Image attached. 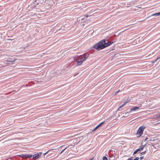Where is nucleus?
<instances>
[{
  "label": "nucleus",
  "mask_w": 160,
  "mask_h": 160,
  "mask_svg": "<svg viewBox=\"0 0 160 160\" xmlns=\"http://www.w3.org/2000/svg\"><path fill=\"white\" fill-rule=\"evenodd\" d=\"M107 41V42H106V41L105 39L101 41L94 45V48L98 50H100L109 46L113 43V42H109L108 40Z\"/></svg>",
  "instance_id": "nucleus-1"
},
{
  "label": "nucleus",
  "mask_w": 160,
  "mask_h": 160,
  "mask_svg": "<svg viewBox=\"0 0 160 160\" xmlns=\"http://www.w3.org/2000/svg\"><path fill=\"white\" fill-rule=\"evenodd\" d=\"M89 56V54L84 55L82 57L80 56L78 57L76 59L77 64L78 66L81 65L83 62Z\"/></svg>",
  "instance_id": "nucleus-2"
},
{
  "label": "nucleus",
  "mask_w": 160,
  "mask_h": 160,
  "mask_svg": "<svg viewBox=\"0 0 160 160\" xmlns=\"http://www.w3.org/2000/svg\"><path fill=\"white\" fill-rule=\"evenodd\" d=\"M145 128V127L143 126H141L139 127L138 129L137 133L138 137L139 138L142 136L143 134V130Z\"/></svg>",
  "instance_id": "nucleus-3"
},
{
  "label": "nucleus",
  "mask_w": 160,
  "mask_h": 160,
  "mask_svg": "<svg viewBox=\"0 0 160 160\" xmlns=\"http://www.w3.org/2000/svg\"><path fill=\"white\" fill-rule=\"evenodd\" d=\"M42 154V152H39V153H37L36 154H34L33 156V158L35 159H37L39 158L41 155Z\"/></svg>",
  "instance_id": "nucleus-4"
},
{
  "label": "nucleus",
  "mask_w": 160,
  "mask_h": 160,
  "mask_svg": "<svg viewBox=\"0 0 160 160\" xmlns=\"http://www.w3.org/2000/svg\"><path fill=\"white\" fill-rule=\"evenodd\" d=\"M139 108V107H134L132 108H131L130 109V112H131L132 111H135L136 110H137Z\"/></svg>",
  "instance_id": "nucleus-5"
},
{
  "label": "nucleus",
  "mask_w": 160,
  "mask_h": 160,
  "mask_svg": "<svg viewBox=\"0 0 160 160\" xmlns=\"http://www.w3.org/2000/svg\"><path fill=\"white\" fill-rule=\"evenodd\" d=\"M145 146H146L145 145H142V146L140 147V148H138V150L139 151H140V152L144 148H145Z\"/></svg>",
  "instance_id": "nucleus-6"
},
{
  "label": "nucleus",
  "mask_w": 160,
  "mask_h": 160,
  "mask_svg": "<svg viewBox=\"0 0 160 160\" xmlns=\"http://www.w3.org/2000/svg\"><path fill=\"white\" fill-rule=\"evenodd\" d=\"M105 122L104 121L99 123L96 127V129H97L98 128L101 126L103 124L105 123Z\"/></svg>",
  "instance_id": "nucleus-7"
},
{
  "label": "nucleus",
  "mask_w": 160,
  "mask_h": 160,
  "mask_svg": "<svg viewBox=\"0 0 160 160\" xmlns=\"http://www.w3.org/2000/svg\"><path fill=\"white\" fill-rule=\"evenodd\" d=\"M160 15V12L158 13H156L153 14H152L150 17L151 16H158Z\"/></svg>",
  "instance_id": "nucleus-8"
},
{
  "label": "nucleus",
  "mask_w": 160,
  "mask_h": 160,
  "mask_svg": "<svg viewBox=\"0 0 160 160\" xmlns=\"http://www.w3.org/2000/svg\"><path fill=\"white\" fill-rule=\"evenodd\" d=\"M32 156V155L29 154H25V158H30Z\"/></svg>",
  "instance_id": "nucleus-9"
},
{
  "label": "nucleus",
  "mask_w": 160,
  "mask_h": 160,
  "mask_svg": "<svg viewBox=\"0 0 160 160\" xmlns=\"http://www.w3.org/2000/svg\"><path fill=\"white\" fill-rule=\"evenodd\" d=\"M18 60V59H15L14 60H11V61H10V60H7V62H14L15 61H16V60Z\"/></svg>",
  "instance_id": "nucleus-10"
},
{
  "label": "nucleus",
  "mask_w": 160,
  "mask_h": 160,
  "mask_svg": "<svg viewBox=\"0 0 160 160\" xmlns=\"http://www.w3.org/2000/svg\"><path fill=\"white\" fill-rule=\"evenodd\" d=\"M130 113V112H127L126 113H124L123 114H124L125 117H127L129 115Z\"/></svg>",
  "instance_id": "nucleus-11"
},
{
  "label": "nucleus",
  "mask_w": 160,
  "mask_h": 160,
  "mask_svg": "<svg viewBox=\"0 0 160 160\" xmlns=\"http://www.w3.org/2000/svg\"><path fill=\"white\" fill-rule=\"evenodd\" d=\"M19 157L22 158H25V154H21L18 155Z\"/></svg>",
  "instance_id": "nucleus-12"
},
{
  "label": "nucleus",
  "mask_w": 160,
  "mask_h": 160,
  "mask_svg": "<svg viewBox=\"0 0 160 160\" xmlns=\"http://www.w3.org/2000/svg\"><path fill=\"white\" fill-rule=\"evenodd\" d=\"M89 16H88V15H86L85 16V17H86V18H87V19L88 20H90L91 19V18H90L89 19L88 18L89 17Z\"/></svg>",
  "instance_id": "nucleus-13"
},
{
  "label": "nucleus",
  "mask_w": 160,
  "mask_h": 160,
  "mask_svg": "<svg viewBox=\"0 0 160 160\" xmlns=\"http://www.w3.org/2000/svg\"><path fill=\"white\" fill-rule=\"evenodd\" d=\"M146 151H144V152H142L141 153H140V156H141V155H144V154L146 153Z\"/></svg>",
  "instance_id": "nucleus-14"
},
{
  "label": "nucleus",
  "mask_w": 160,
  "mask_h": 160,
  "mask_svg": "<svg viewBox=\"0 0 160 160\" xmlns=\"http://www.w3.org/2000/svg\"><path fill=\"white\" fill-rule=\"evenodd\" d=\"M139 151L138 149L135 150L133 152V154H136Z\"/></svg>",
  "instance_id": "nucleus-15"
},
{
  "label": "nucleus",
  "mask_w": 160,
  "mask_h": 160,
  "mask_svg": "<svg viewBox=\"0 0 160 160\" xmlns=\"http://www.w3.org/2000/svg\"><path fill=\"white\" fill-rule=\"evenodd\" d=\"M103 160H107V158L105 156H103L102 158Z\"/></svg>",
  "instance_id": "nucleus-16"
},
{
  "label": "nucleus",
  "mask_w": 160,
  "mask_h": 160,
  "mask_svg": "<svg viewBox=\"0 0 160 160\" xmlns=\"http://www.w3.org/2000/svg\"><path fill=\"white\" fill-rule=\"evenodd\" d=\"M129 100H127L124 102V104H126V103H128L129 102Z\"/></svg>",
  "instance_id": "nucleus-17"
},
{
  "label": "nucleus",
  "mask_w": 160,
  "mask_h": 160,
  "mask_svg": "<svg viewBox=\"0 0 160 160\" xmlns=\"http://www.w3.org/2000/svg\"><path fill=\"white\" fill-rule=\"evenodd\" d=\"M125 104H124V103L123 104H122L121 106H120L119 107V108L118 109V110L120 108H121V107H122L123 106H124Z\"/></svg>",
  "instance_id": "nucleus-18"
},
{
  "label": "nucleus",
  "mask_w": 160,
  "mask_h": 160,
  "mask_svg": "<svg viewBox=\"0 0 160 160\" xmlns=\"http://www.w3.org/2000/svg\"><path fill=\"white\" fill-rule=\"evenodd\" d=\"M120 91V90H118V91H117V92H116L115 93V95H116L118 92H119Z\"/></svg>",
  "instance_id": "nucleus-19"
},
{
  "label": "nucleus",
  "mask_w": 160,
  "mask_h": 160,
  "mask_svg": "<svg viewBox=\"0 0 160 160\" xmlns=\"http://www.w3.org/2000/svg\"><path fill=\"white\" fill-rule=\"evenodd\" d=\"M133 157H131L129 158H128L127 160H132Z\"/></svg>",
  "instance_id": "nucleus-20"
},
{
  "label": "nucleus",
  "mask_w": 160,
  "mask_h": 160,
  "mask_svg": "<svg viewBox=\"0 0 160 160\" xmlns=\"http://www.w3.org/2000/svg\"><path fill=\"white\" fill-rule=\"evenodd\" d=\"M139 159V158L138 157H136L135 159L133 160H138Z\"/></svg>",
  "instance_id": "nucleus-21"
},
{
  "label": "nucleus",
  "mask_w": 160,
  "mask_h": 160,
  "mask_svg": "<svg viewBox=\"0 0 160 160\" xmlns=\"http://www.w3.org/2000/svg\"><path fill=\"white\" fill-rule=\"evenodd\" d=\"M143 159V157H141L140 158V159L141 160H142Z\"/></svg>",
  "instance_id": "nucleus-22"
},
{
  "label": "nucleus",
  "mask_w": 160,
  "mask_h": 160,
  "mask_svg": "<svg viewBox=\"0 0 160 160\" xmlns=\"http://www.w3.org/2000/svg\"><path fill=\"white\" fill-rule=\"evenodd\" d=\"M66 148H65L64 149H63L60 152V154L62 153L64 151V150Z\"/></svg>",
  "instance_id": "nucleus-23"
},
{
  "label": "nucleus",
  "mask_w": 160,
  "mask_h": 160,
  "mask_svg": "<svg viewBox=\"0 0 160 160\" xmlns=\"http://www.w3.org/2000/svg\"><path fill=\"white\" fill-rule=\"evenodd\" d=\"M49 151V150H48L47 152H46L44 153L43 154L44 155H46L48 152Z\"/></svg>",
  "instance_id": "nucleus-24"
},
{
  "label": "nucleus",
  "mask_w": 160,
  "mask_h": 160,
  "mask_svg": "<svg viewBox=\"0 0 160 160\" xmlns=\"http://www.w3.org/2000/svg\"><path fill=\"white\" fill-rule=\"evenodd\" d=\"M96 129H96V127H95V128H94L93 130L92 131H93V132H94V131H95L96 130Z\"/></svg>",
  "instance_id": "nucleus-25"
},
{
  "label": "nucleus",
  "mask_w": 160,
  "mask_h": 160,
  "mask_svg": "<svg viewBox=\"0 0 160 160\" xmlns=\"http://www.w3.org/2000/svg\"><path fill=\"white\" fill-rule=\"evenodd\" d=\"M159 58L160 59V56H159V57H158V58L156 60H156H157L158 59H159Z\"/></svg>",
  "instance_id": "nucleus-26"
},
{
  "label": "nucleus",
  "mask_w": 160,
  "mask_h": 160,
  "mask_svg": "<svg viewBox=\"0 0 160 160\" xmlns=\"http://www.w3.org/2000/svg\"><path fill=\"white\" fill-rule=\"evenodd\" d=\"M136 40V42H137V40Z\"/></svg>",
  "instance_id": "nucleus-27"
},
{
  "label": "nucleus",
  "mask_w": 160,
  "mask_h": 160,
  "mask_svg": "<svg viewBox=\"0 0 160 160\" xmlns=\"http://www.w3.org/2000/svg\"><path fill=\"white\" fill-rule=\"evenodd\" d=\"M136 40V42H137V40Z\"/></svg>",
  "instance_id": "nucleus-28"
},
{
  "label": "nucleus",
  "mask_w": 160,
  "mask_h": 160,
  "mask_svg": "<svg viewBox=\"0 0 160 160\" xmlns=\"http://www.w3.org/2000/svg\"><path fill=\"white\" fill-rule=\"evenodd\" d=\"M147 138H146V139H145V141H146V140H147Z\"/></svg>",
  "instance_id": "nucleus-29"
}]
</instances>
